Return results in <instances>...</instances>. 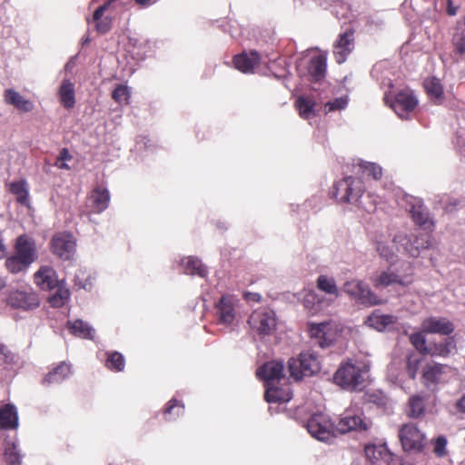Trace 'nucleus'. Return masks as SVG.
Returning <instances> with one entry per match:
<instances>
[{
	"label": "nucleus",
	"instance_id": "a18cd8bd",
	"mask_svg": "<svg viewBox=\"0 0 465 465\" xmlns=\"http://www.w3.org/2000/svg\"><path fill=\"white\" fill-rule=\"evenodd\" d=\"M358 165L364 174L371 175L375 180L380 179L382 175L381 167L374 163L361 160Z\"/></svg>",
	"mask_w": 465,
	"mask_h": 465
},
{
	"label": "nucleus",
	"instance_id": "338daca9",
	"mask_svg": "<svg viewBox=\"0 0 465 465\" xmlns=\"http://www.w3.org/2000/svg\"><path fill=\"white\" fill-rule=\"evenodd\" d=\"M448 14H449V15H456V9H455V8L449 7V8H448Z\"/></svg>",
	"mask_w": 465,
	"mask_h": 465
},
{
	"label": "nucleus",
	"instance_id": "6e6d98bb",
	"mask_svg": "<svg viewBox=\"0 0 465 465\" xmlns=\"http://www.w3.org/2000/svg\"><path fill=\"white\" fill-rule=\"evenodd\" d=\"M0 356L6 363H14L16 356L5 345L0 344Z\"/></svg>",
	"mask_w": 465,
	"mask_h": 465
},
{
	"label": "nucleus",
	"instance_id": "0e129e2a",
	"mask_svg": "<svg viewBox=\"0 0 465 465\" xmlns=\"http://www.w3.org/2000/svg\"><path fill=\"white\" fill-rule=\"evenodd\" d=\"M6 254V247L3 242V239L0 237V259H3Z\"/></svg>",
	"mask_w": 465,
	"mask_h": 465
},
{
	"label": "nucleus",
	"instance_id": "393cba45",
	"mask_svg": "<svg viewBox=\"0 0 465 465\" xmlns=\"http://www.w3.org/2000/svg\"><path fill=\"white\" fill-rule=\"evenodd\" d=\"M446 369V365L440 363L432 362L426 364L422 370V382L425 386L438 383L441 380Z\"/></svg>",
	"mask_w": 465,
	"mask_h": 465
},
{
	"label": "nucleus",
	"instance_id": "412c9836",
	"mask_svg": "<svg viewBox=\"0 0 465 465\" xmlns=\"http://www.w3.org/2000/svg\"><path fill=\"white\" fill-rule=\"evenodd\" d=\"M220 322L230 325L235 318V299L231 295H223L216 305Z\"/></svg>",
	"mask_w": 465,
	"mask_h": 465
},
{
	"label": "nucleus",
	"instance_id": "f03ea898",
	"mask_svg": "<svg viewBox=\"0 0 465 465\" xmlns=\"http://www.w3.org/2000/svg\"><path fill=\"white\" fill-rule=\"evenodd\" d=\"M366 372L367 369L363 363L350 361L340 365L333 380L341 388L353 391L363 384Z\"/></svg>",
	"mask_w": 465,
	"mask_h": 465
},
{
	"label": "nucleus",
	"instance_id": "cd10ccee",
	"mask_svg": "<svg viewBox=\"0 0 465 465\" xmlns=\"http://www.w3.org/2000/svg\"><path fill=\"white\" fill-rule=\"evenodd\" d=\"M18 425V417L15 408L5 405L0 410V427L3 429H15Z\"/></svg>",
	"mask_w": 465,
	"mask_h": 465
},
{
	"label": "nucleus",
	"instance_id": "f3484780",
	"mask_svg": "<svg viewBox=\"0 0 465 465\" xmlns=\"http://www.w3.org/2000/svg\"><path fill=\"white\" fill-rule=\"evenodd\" d=\"M283 363L279 361H272L264 363L256 371V375L264 381L265 387L275 385L284 379Z\"/></svg>",
	"mask_w": 465,
	"mask_h": 465
},
{
	"label": "nucleus",
	"instance_id": "e433bc0d",
	"mask_svg": "<svg viewBox=\"0 0 465 465\" xmlns=\"http://www.w3.org/2000/svg\"><path fill=\"white\" fill-rule=\"evenodd\" d=\"M303 303L312 313H316L326 307L325 298L319 296L314 292H310L304 296Z\"/></svg>",
	"mask_w": 465,
	"mask_h": 465
},
{
	"label": "nucleus",
	"instance_id": "ddd939ff",
	"mask_svg": "<svg viewBox=\"0 0 465 465\" xmlns=\"http://www.w3.org/2000/svg\"><path fill=\"white\" fill-rule=\"evenodd\" d=\"M343 291L361 304L375 305L379 303L378 297L361 281L352 280L346 282L343 285Z\"/></svg>",
	"mask_w": 465,
	"mask_h": 465
},
{
	"label": "nucleus",
	"instance_id": "4468645a",
	"mask_svg": "<svg viewBox=\"0 0 465 465\" xmlns=\"http://www.w3.org/2000/svg\"><path fill=\"white\" fill-rule=\"evenodd\" d=\"M7 303L14 308L32 310L39 306L40 301L31 288H23L12 291L8 295Z\"/></svg>",
	"mask_w": 465,
	"mask_h": 465
},
{
	"label": "nucleus",
	"instance_id": "c85d7f7f",
	"mask_svg": "<svg viewBox=\"0 0 465 465\" xmlns=\"http://www.w3.org/2000/svg\"><path fill=\"white\" fill-rule=\"evenodd\" d=\"M92 206L97 213L104 211L110 202V194L107 189L97 187L94 190L92 195Z\"/></svg>",
	"mask_w": 465,
	"mask_h": 465
},
{
	"label": "nucleus",
	"instance_id": "ea45409f",
	"mask_svg": "<svg viewBox=\"0 0 465 465\" xmlns=\"http://www.w3.org/2000/svg\"><path fill=\"white\" fill-rule=\"evenodd\" d=\"M424 399L420 395L412 396L409 401L408 414L412 418H418L424 412Z\"/></svg>",
	"mask_w": 465,
	"mask_h": 465
},
{
	"label": "nucleus",
	"instance_id": "09e8293b",
	"mask_svg": "<svg viewBox=\"0 0 465 465\" xmlns=\"http://www.w3.org/2000/svg\"><path fill=\"white\" fill-rule=\"evenodd\" d=\"M183 412V405H180L176 400H171L168 403L167 408L165 409L163 414L166 420H171L173 413L174 417L180 416Z\"/></svg>",
	"mask_w": 465,
	"mask_h": 465
},
{
	"label": "nucleus",
	"instance_id": "39448f33",
	"mask_svg": "<svg viewBox=\"0 0 465 465\" xmlns=\"http://www.w3.org/2000/svg\"><path fill=\"white\" fill-rule=\"evenodd\" d=\"M392 242L398 252L413 258L418 257L421 250L429 249L431 246V238L427 233L415 234V242H419L420 245H414L411 237L403 232H397Z\"/></svg>",
	"mask_w": 465,
	"mask_h": 465
},
{
	"label": "nucleus",
	"instance_id": "a211bd4d",
	"mask_svg": "<svg viewBox=\"0 0 465 465\" xmlns=\"http://www.w3.org/2000/svg\"><path fill=\"white\" fill-rule=\"evenodd\" d=\"M335 190L344 191L341 200L345 203H357L362 195L361 183L354 180L351 176L345 178L335 185Z\"/></svg>",
	"mask_w": 465,
	"mask_h": 465
},
{
	"label": "nucleus",
	"instance_id": "7c9ffc66",
	"mask_svg": "<svg viewBox=\"0 0 465 465\" xmlns=\"http://www.w3.org/2000/svg\"><path fill=\"white\" fill-rule=\"evenodd\" d=\"M326 67L325 55L319 54L311 59L308 71L314 80L319 81L325 76Z\"/></svg>",
	"mask_w": 465,
	"mask_h": 465
},
{
	"label": "nucleus",
	"instance_id": "6ab92c4d",
	"mask_svg": "<svg viewBox=\"0 0 465 465\" xmlns=\"http://www.w3.org/2000/svg\"><path fill=\"white\" fill-rule=\"evenodd\" d=\"M353 30H346L340 35L334 45L333 54L338 64H342L354 48Z\"/></svg>",
	"mask_w": 465,
	"mask_h": 465
},
{
	"label": "nucleus",
	"instance_id": "864d4df0",
	"mask_svg": "<svg viewBox=\"0 0 465 465\" xmlns=\"http://www.w3.org/2000/svg\"><path fill=\"white\" fill-rule=\"evenodd\" d=\"M348 99L345 96H341L334 99L333 101L328 102L325 104L326 113L332 112L335 110H341L347 106Z\"/></svg>",
	"mask_w": 465,
	"mask_h": 465
},
{
	"label": "nucleus",
	"instance_id": "20e7f679",
	"mask_svg": "<svg viewBox=\"0 0 465 465\" xmlns=\"http://www.w3.org/2000/svg\"><path fill=\"white\" fill-rule=\"evenodd\" d=\"M290 376L296 381L312 376L320 371L318 356L311 351L302 352L298 359L292 358L288 362Z\"/></svg>",
	"mask_w": 465,
	"mask_h": 465
},
{
	"label": "nucleus",
	"instance_id": "4d7b16f0",
	"mask_svg": "<svg viewBox=\"0 0 465 465\" xmlns=\"http://www.w3.org/2000/svg\"><path fill=\"white\" fill-rule=\"evenodd\" d=\"M112 19L108 16L100 19L96 23V30L100 34H106L111 29Z\"/></svg>",
	"mask_w": 465,
	"mask_h": 465
},
{
	"label": "nucleus",
	"instance_id": "3c124183",
	"mask_svg": "<svg viewBox=\"0 0 465 465\" xmlns=\"http://www.w3.org/2000/svg\"><path fill=\"white\" fill-rule=\"evenodd\" d=\"M376 251L381 257L386 259L388 262H391L394 257V252L384 242L378 241L376 242Z\"/></svg>",
	"mask_w": 465,
	"mask_h": 465
},
{
	"label": "nucleus",
	"instance_id": "680f3d73",
	"mask_svg": "<svg viewBox=\"0 0 465 465\" xmlns=\"http://www.w3.org/2000/svg\"><path fill=\"white\" fill-rule=\"evenodd\" d=\"M104 13V12L103 11V8L98 7L93 15V20L95 22L99 21L102 18Z\"/></svg>",
	"mask_w": 465,
	"mask_h": 465
},
{
	"label": "nucleus",
	"instance_id": "473e14b6",
	"mask_svg": "<svg viewBox=\"0 0 465 465\" xmlns=\"http://www.w3.org/2000/svg\"><path fill=\"white\" fill-rule=\"evenodd\" d=\"M60 101L65 108H73L75 104L74 86L70 80H64L59 89Z\"/></svg>",
	"mask_w": 465,
	"mask_h": 465
},
{
	"label": "nucleus",
	"instance_id": "774afa93",
	"mask_svg": "<svg viewBox=\"0 0 465 465\" xmlns=\"http://www.w3.org/2000/svg\"><path fill=\"white\" fill-rule=\"evenodd\" d=\"M137 4L144 5L149 3L150 0H135Z\"/></svg>",
	"mask_w": 465,
	"mask_h": 465
},
{
	"label": "nucleus",
	"instance_id": "bb28decb",
	"mask_svg": "<svg viewBox=\"0 0 465 465\" xmlns=\"http://www.w3.org/2000/svg\"><path fill=\"white\" fill-rule=\"evenodd\" d=\"M5 102L15 106L17 110L27 113L33 110L34 104L28 99H25L14 89L5 91Z\"/></svg>",
	"mask_w": 465,
	"mask_h": 465
},
{
	"label": "nucleus",
	"instance_id": "8fccbe9b",
	"mask_svg": "<svg viewBox=\"0 0 465 465\" xmlns=\"http://www.w3.org/2000/svg\"><path fill=\"white\" fill-rule=\"evenodd\" d=\"M453 44L460 54H465V27L459 28L453 36Z\"/></svg>",
	"mask_w": 465,
	"mask_h": 465
},
{
	"label": "nucleus",
	"instance_id": "13d9d810",
	"mask_svg": "<svg viewBox=\"0 0 465 465\" xmlns=\"http://www.w3.org/2000/svg\"><path fill=\"white\" fill-rule=\"evenodd\" d=\"M261 295L257 292H245L244 299L250 302H259L261 301Z\"/></svg>",
	"mask_w": 465,
	"mask_h": 465
},
{
	"label": "nucleus",
	"instance_id": "2eb2a0df",
	"mask_svg": "<svg viewBox=\"0 0 465 465\" xmlns=\"http://www.w3.org/2000/svg\"><path fill=\"white\" fill-rule=\"evenodd\" d=\"M406 208L411 214L413 222L425 230H430L434 226V223L430 218L428 210L424 207L420 199L412 196H407Z\"/></svg>",
	"mask_w": 465,
	"mask_h": 465
},
{
	"label": "nucleus",
	"instance_id": "a878e982",
	"mask_svg": "<svg viewBox=\"0 0 465 465\" xmlns=\"http://www.w3.org/2000/svg\"><path fill=\"white\" fill-rule=\"evenodd\" d=\"M317 287L320 291L329 295L325 299L326 306H330L339 297V290L333 278L320 275L317 279Z\"/></svg>",
	"mask_w": 465,
	"mask_h": 465
},
{
	"label": "nucleus",
	"instance_id": "a19ab883",
	"mask_svg": "<svg viewBox=\"0 0 465 465\" xmlns=\"http://www.w3.org/2000/svg\"><path fill=\"white\" fill-rule=\"evenodd\" d=\"M5 456L11 465L21 464V455L18 445L15 441H7L5 449Z\"/></svg>",
	"mask_w": 465,
	"mask_h": 465
},
{
	"label": "nucleus",
	"instance_id": "f8f14e48",
	"mask_svg": "<svg viewBox=\"0 0 465 465\" xmlns=\"http://www.w3.org/2000/svg\"><path fill=\"white\" fill-rule=\"evenodd\" d=\"M399 437L406 451H420L424 446L425 435L414 423L402 425L399 430Z\"/></svg>",
	"mask_w": 465,
	"mask_h": 465
},
{
	"label": "nucleus",
	"instance_id": "5701e85b",
	"mask_svg": "<svg viewBox=\"0 0 465 465\" xmlns=\"http://www.w3.org/2000/svg\"><path fill=\"white\" fill-rule=\"evenodd\" d=\"M35 282L43 290H53L58 285L56 273L50 267H41L35 273Z\"/></svg>",
	"mask_w": 465,
	"mask_h": 465
},
{
	"label": "nucleus",
	"instance_id": "37998d69",
	"mask_svg": "<svg viewBox=\"0 0 465 465\" xmlns=\"http://www.w3.org/2000/svg\"><path fill=\"white\" fill-rule=\"evenodd\" d=\"M54 293L49 298V302L52 307L60 308L69 298V291L61 286L57 285Z\"/></svg>",
	"mask_w": 465,
	"mask_h": 465
},
{
	"label": "nucleus",
	"instance_id": "bf43d9fd",
	"mask_svg": "<svg viewBox=\"0 0 465 465\" xmlns=\"http://www.w3.org/2000/svg\"><path fill=\"white\" fill-rule=\"evenodd\" d=\"M457 411L465 414V393L455 403Z\"/></svg>",
	"mask_w": 465,
	"mask_h": 465
},
{
	"label": "nucleus",
	"instance_id": "e2e57ef3",
	"mask_svg": "<svg viewBox=\"0 0 465 465\" xmlns=\"http://www.w3.org/2000/svg\"><path fill=\"white\" fill-rule=\"evenodd\" d=\"M54 165L59 168V169H63V170H70V167L69 165L65 163V161H59L58 159H56L55 163H54Z\"/></svg>",
	"mask_w": 465,
	"mask_h": 465
},
{
	"label": "nucleus",
	"instance_id": "6e6552de",
	"mask_svg": "<svg viewBox=\"0 0 465 465\" xmlns=\"http://www.w3.org/2000/svg\"><path fill=\"white\" fill-rule=\"evenodd\" d=\"M384 101L401 119H407L409 114L411 113L418 104V99L412 91L408 89L399 92L393 99H391L389 95L386 94Z\"/></svg>",
	"mask_w": 465,
	"mask_h": 465
},
{
	"label": "nucleus",
	"instance_id": "0eeeda50",
	"mask_svg": "<svg viewBox=\"0 0 465 465\" xmlns=\"http://www.w3.org/2000/svg\"><path fill=\"white\" fill-rule=\"evenodd\" d=\"M248 323L258 334L270 335L276 328L275 313L269 308H261L251 314Z\"/></svg>",
	"mask_w": 465,
	"mask_h": 465
},
{
	"label": "nucleus",
	"instance_id": "052dcab7",
	"mask_svg": "<svg viewBox=\"0 0 465 465\" xmlns=\"http://www.w3.org/2000/svg\"><path fill=\"white\" fill-rule=\"evenodd\" d=\"M72 155L69 152V150L67 148H63L60 153H59V155L57 156L56 159H58L59 161H70L72 160Z\"/></svg>",
	"mask_w": 465,
	"mask_h": 465
},
{
	"label": "nucleus",
	"instance_id": "1a4fd4ad",
	"mask_svg": "<svg viewBox=\"0 0 465 465\" xmlns=\"http://www.w3.org/2000/svg\"><path fill=\"white\" fill-rule=\"evenodd\" d=\"M308 432L322 441H328L334 435L336 430L327 415L322 413L313 414L307 421Z\"/></svg>",
	"mask_w": 465,
	"mask_h": 465
},
{
	"label": "nucleus",
	"instance_id": "9b49d317",
	"mask_svg": "<svg viewBox=\"0 0 465 465\" xmlns=\"http://www.w3.org/2000/svg\"><path fill=\"white\" fill-rule=\"evenodd\" d=\"M76 250V241L73 234L68 232H57L51 240V251L54 255L61 260L73 259Z\"/></svg>",
	"mask_w": 465,
	"mask_h": 465
},
{
	"label": "nucleus",
	"instance_id": "603ef678",
	"mask_svg": "<svg viewBox=\"0 0 465 465\" xmlns=\"http://www.w3.org/2000/svg\"><path fill=\"white\" fill-rule=\"evenodd\" d=\"M130 97V91L127 86L118 85L113 92V98L122 104L128 101Z\"/></svg>",
	"mask_w": 465,
	"mask_h": 465
},
{
	"label": "nucleus",
	"instance_id": "72a5a7b5",
	"mask_svg": "<svg viewBox=\"0 0 465 465\" xmlns=\"http://www.w3.org/2000/svg\"><path fill=\"white\" fill-rule=\"evenodd\" d=\"M71 373L70 366L64 362L60 363L45 377L44 384H54L63 381Z\"/></svg>",
	"mask_w": 465,
	"mask_h": 465
},
{
	"label": "nucleus",
	"instance_id": "2f4dec72",
	"mask_svg": "<svg viewBox=\"0 0 465 465\" xmlns=\"http://www.w3.org/2000/svg\"><path fill=\"white\" fill-rule=\"evenodd\" d=\"M265 400L268 402H287L292 399L289 390L279 388L275 385L266 387Z\"/></svg>",
	"mask_w": 465,
	"mask_h": 465
},
{
	"label": "nucleus",
	"instance_id": "c03bdc74",
	"mask_svg": "<svg viewBox=\"0 0 465 465\" xmlns=\"http://www.w3.org/2000/svg\"><path fill=\"white\" fill-rule=\"evenodd\" d=\"M422 361L421 356L416 353H411L406 359V371L410 378L415 379Z\"/></svg>",
	"mask_w": 465,
	"mask_h": 465
},
{
	"label": "nucleus",
	"instance_id": "b1692460",
	"mask_svg": "<svg viewBox=\"0 0 465 465\" xmlns=\"http://www.w3.org/2000/svg\"><path fill=\"white\" fill-rule=\"evenodd\" d=\"M259 62L260 54L256 51H252L249 54H238L233 60L235 68L244 74L252 73Z\"/></svg>",
	"mask_w": 465,
	"mask_h": 465
},
{
	"label": "nucleus",
	"instance_id": "dca6fc26",
	"mask_svg": "<svg viewBox=\"0 0 465 465\" xmlns=\"http://www.w3.org/2000/svg\"><path fill=\"white\" fill-rule=\"evenodd\" d=\"M421 330L426 333L448 336L454 331L455 326L446 317L430 316L422 321Z\"/></svg>",
	"mask_w": 465,
	"mask_h": 465
},
{
	"label": "nucleus",
	"instance_id": "9d476101",
	"mask_svg": "<svg viewBox=\"0 0 465 465\" xmlns=\"http://www.w3.org/2000/svg\"><path fill=\"white\" fill-rule=\"evenodd\" d=\"M371 424V421L363 416L361 411L355 412L352 410H346L335 425V430L342 434L351 430L366 431Z\"/></svg>",
	"mask_w": 465,
	"mask_h": 465
},
{
	"label": "nucleus",
	"instance_id": "49530a36",
	"mask_svg": "<svg viewBox=\"0 0 465 465\" xmlns=\"http://www.w3.org/2000/svg\"><path fill=\"white\" fill-rule=\"evenodd\" d=\"M10 191L16 196V199L21 203H25L28 198V192L26 183L23 181L14 182L10 184Z\"/></svg>",
	"mask_w": 465,
	"mask_h": 465
},
{
	"label": "nucleus",
	"instance_id": "7ed1b4c3",
	"mask_svg": "<svg viewBox=\"0 0 465 465\" xmlns=\"http://www.w3.org/2000/svg\"><path fill=\"white\" fill-rule=\"evenodd\" d=\"M401 268L405 272H401L398 268L391 265L387 270L377 272L372 276V282L376 288H384L393 284L408 286L412 282V269L409 262H402Z\"/></svg>",
	"mask_w": 465,
	"mask_h": 465
},
{
	"label": "nucleus",
	"instance_id": "de8ad7c7",
	"mask_svg": "<svg viewBox=\"0 0 465 465\" xmlns=\"http://www.w3.org/2000/svg\"><path fill=\"white\" fill-rule=\"evenodd\" d=\"M106 367L116 371H123L124 367V356L117 351L110 353L106 361Z\"/></svg>",
	"mask_w": 465,
	"mask_h": 465
},
{
	"label": "nucleus",
	"instance_id": "c9c22d12",
	"mask_svg": "<svg viewBox=\"0 0 465 465\" xmlns=\"http://www.w3.org/2000/svg\"><path fill=\"white\" fill-rule=\"evenodd\" d=\"M182 264L183 266L184 272L187 274H197L201 277H204L207 273L206 268L197 258L187 257L183 260Z\"/></svg>",
	"mask_w": 465,
	"mask_h": 465
},
{
	"label": "nucleus",
	"instance_id": "5fc2aeb1",
	"mask_svg": "<svg viewBox=\"0 0 465 465\" xmlns=\"http://www.w3.org/2000/svg\"><path fill=\"white\" fill-rule=\"evenodd\" d=\"M447 440L444 436H439L433 442V452L438 457H443L446 454Z\"/></svg>",
	"mask_w": 465,
	"mask_h": 465
},
{
	"label": "nucleus",
	"instance_id": "f704fd0d",
	"mask_svg": "<svg viewBox=\"0 0 465 465\" xmlns=\"http://www.w3.org/2000/svg\"><path fill=\"white\" fill-rule=\"evenodd\" d=\"M455 347L454 339L447 338L438 343H430L428 355L446 357L455 350Z\"/></svg>",
	"mask_w": 465,
	"mask_h": 465
},
{
	"label": "nucleus",
	"instance_id": "4c0bfd02",
	"mask_svg": "<svg viewBox=\"0 0 465 465\" xmlns=\"http://www.w3.org/2000/svg\"><path fill=\"white\" fill-rule=\"evenodd\" d=\"M424 88L432 99H440L443 94L442 85L438 78L431 77L424 81Z\"/></svg>",
	"mask_w": 465,
	"mask_h": 465
},
{
	"label": "nucleus",
	"instance_id": "58836bf2",
	"mask_svg": "<svg viewBox=\"0 0 465 465\" xmlns=\"http://www.w3.org/2000/svg\"><path fill=\"white\" fill-rule=\"evenodd\" d=\"M424 331H416L410 335V341L412 346L421 354L428 355L430 343L427 344L426 338L423 334Z\"/></svg>",
	"mask_w": 465,
	"mask_h": 465
},
{
	"label": "nucleus",
	"instance_id": "423d86ee",
	"mask_svg": "<svg viewBox=\"0 0 465 465\" xmlns=\"http://www.w3.org/2000/svg\"><path fill=\"white\" fill-rule=\"evenodd\" d=\"M341 329L335 322H323L309 325L310 335L322 348L329 347L338 338Z\"/></svg>",
	"mask_w": 465,
	"mask_h": 465
},
{
	"label": "nucleus",
	"instance_id": "69168bd1",
	"mask_svg": "<svg viewBox=\"0 0 465 465\" xmlns=\"http://www.w3.org/2000/svg\"><path fill=\"white\" fill-rule=\"evenodd\" d=\"M114 0H110L108 2H106L105 4H104L103 5H100L99 7L100 8H103V11L104 12L109 6L110 5L114 2Z\"/></svg>",
	"mask_w": 465,
	"mask_h": 465
},
{
	"label": "nucleus",
	"instance_id": "4be33fe9",
	"mask_svg": "<svg viewBox=\"0 0 465 465\" xmlns=\"http://www.w3.org/2000/svg\"><path fill=\"white\" fill-rule=\"evenodd\" d=\"M397 322V317L392 314H382L380 311H374L365 320V323L379 331H382L392 327Z\"/></svg>",
	"mask_w": 465,
	"mask_h": 465
},
{
	"label": "nucleus",
	"instance_id": "f257e3e1",
	"mask_svg": "<svg viewBox=\"0 0 465 465\" xmlns=\"http://www.w3.org/2000/svg\"><path fill=\"white\" fill-rule=\"evenodd\" d=\"M37 259L35 240L27 234L18 236L15 242V253L5 260V266L11 273L26 271Z\"/></svg>",
	"mask_w": 465,
	"mask_h": 465
},
{
	"label": "nucleus",
	"instance_id": "aec40b11",
	"mask_svg": "<svg viewBox=\"0 0 465 465\" xmlns=\"http://www.w3.org/2000/svg\"><path fill=\"white\" fill-rule=\"evenodd\" d=\"M365 455L372 465H390L393 460L392 453L385 445H368Z\"/></svg>",
	"mask_w": 465,
	"mask_h": 465
},
{
	"label": "nucleus",
	"instance_id": "79ce46f5",
	"mask_svg": "<svg viewBox=\"0 0 465 465\" xmlns=\"http://www.w3.org/2000/svg\"><path fill=\"white\" fill-rule=\"evenodd\" d=\"M296 106L299 110L300 115L304 119H309L314 114V103L310 98L299 97L296 101Z\"/></svg>",
	"mask_w": 465,
	"mask_h": 465
},
{
	"label": "nucleus",
	"instance_id": "c756f323",
	"mask_svg": "<svg viewBox=\"0 0 465 465\" xmlns=\"http://www.w3.org/2000/svg\"><path fill=\"white\" fill-rule=\"evenodd\" d=\"M67 326L70 332L74 336L84 339H94V330L87 322L82 320L68 322Z\"/></svg>",
	"mask_w": 465,
	"mask_h": 465
}]
</instances>
